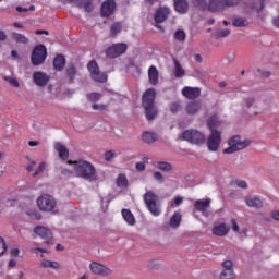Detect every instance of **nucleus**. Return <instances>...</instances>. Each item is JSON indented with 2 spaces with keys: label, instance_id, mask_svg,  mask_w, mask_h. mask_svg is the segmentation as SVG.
Segmentation results:
<instances>
[{
  "label": "nucleus",
  "instance_id": "f257e3e1",
  "mask_svg": "<svg viewBox=\"0 0 279 279\" xmlns=\"http://www.w3.org/2000/svg\"><path fill=\"white\" fill-rule=\"evenodd\" d=\"M154 101H156V89L149 88L143 94L142 97V106L148 121H154V119H156L158 116V109L154 105Z\"/></svg>",
  "mask_w": 279,
  "mask_h": 279
},
{
  "label": "nucleus",
  "instance_id": "f03ea898",
  "mask_svg": "<svg viewBox=\"0 0 279 279\" xmlns=\"http://www.w3.org/2000/svg\"><path fill=\"white\" fill-rule=\"evenodd\" d=\"M68 165H73L74 173L76 178H83L84 180H96L95 166L88 161H68Z\"/></svg>",
  "mask_w": 279,
  "mask_h": 279
},
{
  "label": "nucleus",
  "instance_id": "7ed1b4c3",
  "mask_svg": "<svg viewBox=\"0 0 279 279\" xmlns=\"http://www.w3.org/2000/svg\"><path fill=\"white\" fill-rule=\"evenodd\" d=\"M144 203L147 210L153 215V217H160L162 214V208L158 203V195L151 190L146 191L143 195Z\"/></svg>",
  "mask_w": 279,
  "mask_h": 279
},
{
  "label": "nucleus",
  "instance_id": "20e7f679",
  "mask_svg": "<svg viewBox=\"0 0 279 279\" xmlns=\"http://www.w3.org/2000/svg\"><path fill=\"white\" fill-rule=\"evenodd\" d=\"M229 147L223 150V154H236V151H241L250 145H252V141L241 138V135H235L231 137L228 142Z\"/></svg>",
  "mask_w": 279,
  "mask_h": 279
},
{
  "label": "nucleus",
  "instance_id": "39448f33",
  "mask_svg": "<svg viewBox=\"0 0 279 279\" xmlns=\"http://www.w3.org/2000/svg\"><path fill=\"white\" fill-rule=\"evenodd\" d=\"M36 202L37 208L43 213H53L58 206L56 198L49 194H41Z\"/></svg>",
  "mask_w": 279,
  "mask_h": 279
},
{
  "label": "nucleus",
  "instance_id": "423d86ee",
  "mask_svg": "<svg viewBox=\"0 0 279 279\" xmlns=\"http://www.w3.org/2000/svg\"><path fill=\"white\" fill-rule=\"evenodd\" d=\"M182 140L192 145H204L206 143V135L201 131L191 129L182 133Z\"/></svg>",
  "mask_w": 279,
  "mask_h": 279
},
{
  "label": "nucleus",
  "instance_id": "0eeeda50",
  "mask_svg": "<svg viewBox=\"0 0 279 279\" xmlns=\"http://www.w3.org/2000/svg\"><path fill=\"white\" fill-rule=\"evenodd\" d=\"M87 69L94 82H99L100 84H105V82H108V74L101 73V71H99V65L97 64V61H90L87 64Z\"/></svg>",
  "mask_w": 279,
  "mask_h": 279
},
{
  "label": "nucleus",
  "instance_id": "6e6552de",
  "mask_svg": "<svg viewBox=\"0 0 279 279\" xmlns=\"http://www.w3.org/2000/svg\"><path fill=\"white\" fill-rule=\"evenodd\" d=\"M221 147V131L211 130L207 137V149L208 151H219Z\"/></svg>",
  "mask_w": 279,
  "mask_h": 279
},
{
  "label": "nucleus",
  "instance_id": "1a4fd4ad",
  "mask_svg": "<svg viewBox=\"0 0 279 279\" xmlns=\"http://www.w3.org/2000/svg\"><path fill=\"white\" fill-rule=\"evenodd\" d=\"M31 60H32V64H34V66H38V65L43 64V62H45V60H47V48L45 47V45H39L34 48L32 56H31Z\"/></svg>",
  "mask_w": 279,
  "mask_h": 279
},
{
  "label": "nucleus",
  "instance_id": "9d476101",
  "mask_svg": "<svg viewBox=\"0 0 279 279\" xmlns=\"http://www.w3.org/2000/svg\"><path fill=\"white\" fill-rule=\"evenodd\" d=\"M128 51V45L126 44H114L111 47H109L106 51L108 58H119V56H123Z\"/></svg>",
  "mask_w": 279,
  "mask_h": 279
},
{
  "label": "nucleus",
  "instance_id": "9b49d317",
  "mask_svg": "<svg viewBox=\"0 0 279 279\" xmlns=\"http://www.w3.org/2000/svg\"><path fill=\"white\" fill-rule=\"evenodd\" d=\"M89 269L92 274H95V276H110L112 274V270L110 268L97 262H93L89 265Z\"/></svg>",
  "mask_w": 279,
  "mask_h": 279
},
{
  "label": "nucleus",
  "instance_id": "f8f14e48",
  "mask_svg": "<svg viewBox=\"0 0 279 279\" xmlns=\"http://www.w3.org/2000/svg\"><path fill=\"white\" fill-rule=\"evenodd\" d=\"M34 232L35 234H37V236H40V239L46 240L45 243L47 245H49V243H51V240L53 239V232H51V229H48L46 227L36 226L34 228Z\"/></svg>",
  "mask_w": 279,
  "mask_h": 279
},
{
  "label": "nucleus",
  "instance_id": "ddd939ff",
  "mask_svg": "<svg viewBox=\"0 0 279 279\" xmlns=\"http://www.w3.org/2000/svg\"><path fill=\"white\" fill-rule=\"evenodd\" d=\"M210 198L197 199L194 202V208L198 213H202L204 217H208V209L210 208Z\"/></svg>",
  "mask_w": 279,
  "mask_h": 279
},
{
  "label": "nucleus",
  "instance_id": "4468645a",
  "mask_svg": "<svg viewBox=\"0 0 279 279\" xmlns=\"http://www.w3.org/2000/svg\"><path fill=\"white\" fill-rule=\"evenodd\" d=\"M114 10H117V2H114V0H106L105 2H102L101 15L105 19H108V16H112V14H114Z\"/></svg>",
  "mask_w": 279,
  "mask_h": 279
},
{
  "label": "nucleus",
  "instance_id": "2eb2a0df",
  "mask_svg": "<svg viewBox=\"0 0 279 279\" xmlns=\"http://www.w3.org/2000/svg\"><path fill=\"white\" fill-rule=\"evenodd\" d=\"M182 95L183 97H185V99H197L199 97V95H202V89L199 87H190V86H185L182 89Z\"/></svg>",
  "mask_w": 279,
  "mask_h": 279
},
{
  "label": "nucleus",
  "instance_id": "dca6fc26",
  "mask_svg": "<svg viewBox=\"0 0 279 279\" xmlns=\"http://www.w3.org/2000/svg\"><path fill=\"white\" fill-rule=\"evenodd\" d=\"M33 81L36 86L43 88L44 86H47V84H49V75H47V73L45 72H34Z\"/></svg>",
  "mask_w": 279,
  "mask_h": 279
},
{
  "label": "nucleus",
  "instance_id": "f3484780",
  "mask_svg": "<svg viewBox=\"0 0 279 279\" xmlns=\"http://www.w3.org/2000/svg\"><path fill=\"white\" fill-rule=\"evenodd\" d=\"M228 232H230V226L226 222L215 225L211 229V233L215 236H227Z\"/></svg>",
  "mask_w": 279,
  "mask_h": 279
},
{
  "label": "nucleus",
  "instance_id": "a211bd4d",
  "mask_svg": "<svg viewBox=\"0 0 279 279\" xmlns=\"http://www.w3.org/2000/svg\"><path fill=\"white\" fill-rule=\"evenodd\" d=\"M160 80V72H158V68L156 65H151L148 69V82L151 86H158V82Z\"/></svg>",
  "mask_w": 279,
  "mask_h": 279
},
{
  "label": "nucleus",
  "instance_id": "6ab92c4d",
  "mask_svg": "<svg viewBox=\"0 0 279 279\" xmlns=\"http://www.w3.org/2000/svg\"><path fill=\"white\" fill-rule=\"evenodd\" d=\"M169 14H171L169 8H159L155 13V23H165V21L169 19Z\"/></svg>",
  "mask_w": 279,
  "mask_h": 279
},
{
  "label": "nucleus",
  "instance_id": "aec40b11",
  "mask_svg": "<svg viewBox=\"0 0 279 279\" xmlns=\"http://www.w3.org/2000/svg\"><path fill=\"white\" fill-rule=\"evenodd\" d=\"M202 110V101L196 100L189 102L185 107L186 114L193 116L197 114Z\"/></svg>",
  "mask_w": 279,
  "mask_h": 279
},
{
  "label": "nucleus",
  "instance_id": "412c9836",
  "mask_svg": "<svg viewBox=\"0 0 279 279\" xmlns=\"http://www.w3.org/2000/svg\"><path fill=\"white\" fill-rule=\"evenodd\" d=\"M174 10L179 12V14H186L189 2H186V0H174Z\"/></svg>",
  "mask_w": 279,
  "mask_h": 279
},
{
  "label": "nucleus",
  "instance_id": "4be33fe9",
  "mask_svg": "<svg viewBox=\"0 0 279 279\" xmlns=\"http://www.w3.org/2000/svg\"><path fill=\"white\" fill-rule=\"evenodd\" d=\"M54 149L58 151L61 160H66V158H69V149L62 143H56Z\"/></svg>",
  "mask_w": 279,
  "mask_h": 279
},
{
  "label": "nucleus",
  "instance_id": "5701e85b",
  "mask_svg": "<svg viewBox=\"0 0 279 279\" xmlns=\"http://www.w3.org/2000/svg\"><path fill=\"white\" fill-rule=\"evenodd\" d=\"M245 204L250 208H263V201H260L258 197H246Z\"/></svg>",
  "mask_w": 279,
  "mask_h": 279
},
{
  "label": "nucleus",
  "instance_id": "b1692460",
  "mask_svg": "<svg viewBox=\"0 0 279 279\" xmlns=\"http://www.w3.org/2000/svg\"><path fill=\"white\" fill-rule=\"evenodd\" d=\"M53 66L56 71H62V69L66 66V59H64V56L58 54L53 60Z\"/></svg>",
  "mask_w": 279,
  "mask_h": 279
},
{
  "label": "nucleus",
  "instance_id": "393cba45",
  "mask_svg": "<svg viewBox=\"0 0 279 279\" xmlns=\"http://www.w3.org/2000/svg\"><path fill=\"white\" fill-rule=\"evenodd\" d=\"M173 64H174V76L177 78H180V77H184L186 75V71H184V68H182V64H180V61L179 60H173Z\"/></svg>",
  "mask_w": 279,
  "mask_h": 279
},
{
  "label": "nucleus",
  "instance_id": "a878e982",
  "mask_svg": "<svg viewBox=\"0 0 279 279\" xmlns=\"http://www.w3.org/2000/svg\"><path fill=\"white\" fill-rule=\"evenodd\" d=\"M122 217L129 226L136 223V218H134V214L130 209H122Z\"/></svg>",
  "mask_w": 279,
  "mask_h": 279
},
{
  "label": "nucleus",
  "instance_id": "bb28decb",
  "mask_svg": "<svg viewBox=\"0 0 279 279\" xmlns=\"http://www.w3.org/2000/svg\"><path fill=\"white\" fill-rule=\"evenodd\" d=\"M40 267H43L44 269H60L61 265L58 262H51L49 259H44L40 263Z\"/></svg>",
  "mask_w": 279,
  "mask_h": 279
},
{
  "label": "nucleus",
  "instance_id": "cd10ccee",
  "mask_svg": "<svg viewBox=\"0 0 279 279\" xmlns=\"http://www.w3.org/2000/svg\"><path fill=\"white\" fill-rule=\"evenodd\" d=\"M180 223H182V215L177 211L170 218V228H180Z\"/></svg>",
  "mask_w": 279,
  "mask_h": 279
},
{
  "label": "nucleus",
  "instance_id": "c85d7f7f",
  "mask_svg": "<svg viewBox=\"0 0 279 279\" xmlns=\"http://www.w3.org/2000/svg\"><path fill=\"white\" fill-rule=\"evenodd\" d=\"M11 37L15 43H20L21 45H27L29 43V38L21 33H12Z\"/></svg>",
  "mask_w": 279,
  "mask_h": 279
},
{
  "label": "nucleus",
  "instance_id": "c756f323",
  "mask_svg": "<svg viewBox=\"0 0 279 279\" xmlns=\"http://www.w3.org/2000/svg\"><path fill=\"white\" fill-rule=\"evenodd\" d=\"M142 138H143L144 143H147L148 145H151V143H156L158 141V137L156 136V134H154L151 132H145L142 135Z\"/></svg>",
  "mask_w": 279,
  "mask_h": 279
},
{
  "label": "nucleus",
  "instance_id": "7c9ffc66",
  "mask_svg": "<svg viewBox=\"0 0 279 279\" xmlns=\"http://www.w3.org/2000/svg\"><path fill=\"white\" fill-rule=\"evenodd\" d=\"M207 125H208L210 132H213V130H215V128H219V125H221V122L219 121V118L217 116H213L208 119Z\"/></svg>",
  "mask_w": 279,
  "mask_h": 279
},
{
  "label": "nucleus",
  "instance_id": "2f4dec72",
  "mask_svg": "<svg viewBox=\"0 0 279 279\" xmlns=\"http://www.w3.org/2000/svg\"><path fill=\"white\" fill-rule=\"evenodd\" d=\"M116 184L119 189H126L128 186V177L125 174H119Z\"/></svg>",
  "mask_w": 279,
  "mask_h": 279
},
{
  "label": "nucleus",
  "instance_id": "473e14b6",
  "mask_svg": "<svg viewBox=\"0 0 279 279\" xmlns=\"http://www.w3.org/2000/svg\"><path fill=\"white\" fill-rule=\"evenodd\" d=\"M236 278V274H234V269H223L220 274V279H234Z\"/></svg>",
  "mask_w": 279,
  "mask_h": 279
},
{
  "label": "nucleus",
  "instance_id": "72a5a7b5",
  "mask_svg": "<svg viewBox=\"0 0 279 279\" xmlns=\"http://www.w3.org/2000/svg\"><path fill=\"white\" fill-rule=\"evenodd\" d=\"M78 7L83 8L85 12H93V0H81Z\"/></svg>",
  "mask_w": 279,
  "mask_h": 279
},
{
  "label": "nucleus",
  "instance_id": "f704fd0d",
  "mask_svg": "<svg viewBox=\"0 0 279 279\" xmlns=\"http://www.w3.org/2000/svg\"><path fill=\"white\" fill-rule=\"evenodd\" d=\"M233 27H247L250 23L243 17H236L232 22Z\"/></svg>",
  "mask_w": 279,
  "mask_h": 279
},
{
  "label": "nucleus",
  "instance_id": "c9c22d12",
  "mask_svg": "<svg viewBox=\"0 0 279 279\" xmlns=\"http://www.w3.org/2000/svg\"><path fill=\"white\" fill-rule=\"evenodd\" d=\"M157 169H159L160 171H166L169 172L171 171V169H173V166H171V163L166 162V161H159L156 163Z\"/></svg>",
  "mask_w": 279,
  "mask_h": 279
},
{
  "label": "nucleus",
  "instance_id": "e433bc0d",
  "mask_svg": "<svg viewBox=\"0 0 279 279\" xmlns=\"http://www.w3.org/2000/svg\"><path fill=\"white\" fill-rule=\"evenodd\" d=\"M77 73V70H75V66L74 65H70L68 69H66V77L68 80H70V83L73 82L75 75Z\"/></svg>",
  "mask_w": 279,
  "mask_h": 279
},
{
  "label": "nucleus",
  "instance_id": "4c0bfd02",
  "mask_svg": "<svg viewBox=\"0 0 279 279\" xmlns=\"http://www.w3.org/2000/svg\"><path fill=\"white\" fill-rule=\"evenodd\" d=\"M175 40H179V43H184L186 40V33L182 29H179L174 33Z\"/></svg>",
  "mask_w": 279,
  "mask_h": 279
},
{
  "label": "nucleus",
  "instance_id": "58836bf2",
  "mask_svg": "<svg viewBox=\"0 0 279 279\" xmlns=\"http://www.w3.org/2000/svg\"><path fill=\"white\" fill-rule=\"evenodd\" d=\"M45 169H47V162L43 161L39 163L37 170L33 173V178H38V175H40Z\"/></svg>",
  "mask_w": 279,
  "mask_h": 279
},
{
  "label": "nucleus",
  "instance_id": "ea45409f",
  "mask_svg": "<svg viewBox=\"0 0 279 279\" xmlns=\"http://www.w3.org/2000/svg\"><path fill=\"white\" fill-rule=\"evenodd\" d=\"M3 81L4 82H9V84H11V86H13L14 88H19L21 86L19 81L16 78H14V77L4 76Z\"/></svg>",
  "mask_w": 279,
  "mask_h": 279
},
{
  "label": "nucleus",
  "instance_id": "a19ab883",
  "mask_svg": "<svg viewBox=\"0 0 279 279\" xmlns=\"http://www.w3.org/2000/svg\"><path fill=\"white\" fill-rule=\"evenodd\" d=\"M87 99L88 101H92L93 104H95V101H99L101 99V94L99 93L87 94Z\"/></svg>",
  "mask_w": 279,
  "mask_h": 279
},
{
  "label": "nucleus",
  "instance_id": "79ce46f5",
  "mask_svg": "<svg viewBox=\"0 0 279 279\" xmlns=\"http://www.w3.org/2000/svg\"><path fill=\"white\" fill-rule=\"evenodd\" d=\"M230 29H220L216 33V38H228L230 36Z\"/></svg>",
  "mask_w": 279,
  "mask_h": 279
},
{
  "label": "nucleus",
  "instance_id": "37998d69",
  "mask_svg": "<svg viewBox=\"0 0 279 279\" xmlns=\"http://www.w3.org/2000/svg\"><path fill=\"white\" fill-rule=\"evenodd\" d=\"M119 32H121V23H119V22L113 23L111 26V36H117V34H119Z\"/></svg>",
  "mask_w": 279,
  "mask_h": 279
},
{
  "label": "nucleus",
  "instance_id": "c03bdc74",
  "mask_svg": "<svg viewBox=\"0 0 279 279\" xmlns=\"http://www.w3.org/2000/svg\"><path fill=\"white\" fill-rule=\"evenodd\" d=\"M8 252V244H5V240L0 236V256H3Z\"/></svg>",
  "mask_w": 279,
  "mask_h": 279
},
{
  "label": "nucleus",
  "instance_id": "a18cd8bd",
  "mask_svg": "<svg viewBox=\"0 0 279 279\" xmlns=\"http://www.w3.org/2000/svg\"><path fill=\"white\" fill-rule=\"evenodd\" d=\"M255 102L256 100L253 97H247V98H244L243 106L245 108H252V106H254Z\"/></svg>",
  "mask_w": 279,
  "mask_h": 279
},
{
  "label": "nucleus",
  "instance_id": "49530a36",
  "mask_svg": "<svg viewBox=\"0 0 279 279\" xmlns=\"http://www.w3.org/2000/svg\"><path fill=\"white\" fill-rule=\"evenodd\" d=\"M182 106L179 102H172L170 105L171 112H180Z\"/></svg>",
  "mask_w": 279,
  "mask_h": 279
},
{
  "label": "nucleus",
  "instance_id": "de8ad7c7",
  "mask_svg": "<svg viewBox=\"0 0 279 279\" xmlns=\"http://www.w3.org/2000/svg\"><path fill=\"white\" fill-rule=\"evenodd\" d=\"M208 9H209L211 12H217V10H219V5H217V0H211V1L209 2Z\"/></svg>",
  "mask_w": 279,
  "mask_h": 279
},
{
  "label": "nucleus",
  "instance_id": "09e8293b",
  "mask_svg": "<svg viewBox=\"0 0 279 279\" xmlns=\"http://www.w3.org/2000/svg\"><path fill=\"white\" fill-rule=\"evenodd\" d=\"M112 158H114V150H108L105 153V160L107 162H110V160H112Z\"/></svg>",
  "mask_w": 279,
  "mask_h": 279
},
{
  "label": "nucleus",
  "instance_id": "8fccbe9b",
  "mask_svg": "<svg viewBox=\"0 0 279 279\" xmlns=\"http://www.w3.org/2000/svg\"><path fill=\"white\" fill-rule=\"evenodd\" d=\"M28 215H29L31 219H36L37 221H40V219H41L40 215L36 210L28 211Z\"/></svg>",
  "mask_w": 279,
  "mask_h": 279
},
{
  "label": "nucleus",
  "instance_id": "3c124183",
  "mask_svg": "<svg viewBox=\"0 0 279 279\" xmlns=\"http://www.w3.org/2000/svg\"><path fill=\"white\" fill-rule=\"evenodd\" d=\"M225 5L232 8L233 5H239L240 0H222Z\"/></svg>",
  "mask_w": 279,
  "mask_h": 279
},
{
  "label": "nucleus",
  "instance_id": "603ef678",
  "mask_svg": "<svg viewBox=\"0 0 279 279\" xmlns=\"http://www.w3.org/2000/svg\"><path fill=\"white\" fill-rule=\"evenodd\" d=\"M154 180H157V182H165V175L160 172H155L153 174Z\"/></svg>",
  "mask_w": 279,
  "mask_h": 279
},
{
  "label": "nucleus",
  "instance_id": "864d4df0",
  "mask_svg": "<svg viewBox=\"0 0 279 279\" xmlns=\"http://www.w3.org/2000/svg\"><path fill=\"white\" fill-rule=\"evenodd\" d=\"M193 3L196 8H206V0H193Z\"/></svg>",
  "mask_w": 279,
  "mask_h": 279
},
{
  "label": "nucleus",
  "instance_id": "5fc2aeb1",
  "mask_svg": "<svg viewBox=\"0 0 279 279\" xmlns=\"http://www.w3.org/2000/svg\"><path fill=\"white\" fill-rule=\"evenodd\" d=\"M182 202H184V198L182 196L174 197L172 206H181Z\"/></svg>",
  "mask_w": 279,
  "mask_h": 279
},
{
  "label": "nucleus",
  "instance_id": "6e6d98bb",
  "mask_svg": "<svg viewBox=\"0 0 279 279\" xmlns=\"http://www.w3.org/2000/svg\"><path fill=\"white\" fill-rule=\"evenodd\" d=\"M233 263H232V260H225L223 263H222V267L225 268V269H233L232 267H233Z\"/></svg>",
  "mask_w": 279,
  "mask_h": 279
},
{
  "label": "nucleus",
  "instance_id": "4d7b16f0",
  "mask_svg": "<svg viewBox=\"0 0 279 279\" xmlns=\"http://www.w3.org/2000/svg\"><path fill=\"white\" fill-rule=\"evenodd\" d=\"M231 226H232L233 232H239L240 227H239V223L236 222V219H231Z\"/></svg>",
  "mask_w": 279,
  "mask_h": 279
},
{
  "label": "nucleus",
  "instance_id": "13d9d810",
  "mask_svg": "<svg viewBox=\"0 0 279 279\" xmlns=\"http://www.w3.org/2000/svg\"><path fill=\"white\" fill-rule=\"evenodd\" d=\"M135 169H136V171L143 172V171H145L146 166H145V163H143V162H137V163L135 165Z\"/></svg>",
  "mask_w": 279,
  "mask_h": 279
},
{
  "label": "nucleus",
  "instance_id": "bf43d9fd",
  "mask_svg": "<svg viewBox=\"0 0 279 279\" xmlns=\"http://www.w3.org/2000/svg\"><path fill=\"white\" fill-rule=\"evenodd\" d=\"M92 108H93V110L104 111V110H106L107 106L106 105H93Z\"/></svg>",
  "mask_w": 279,
  "mask_h": 279
},
{
  "label": "nucleus",
  "instance_id": "052dcab7",
  "mask_svg": "<svg viewBox=\"0 0 279 279\" xmlns=\"http://www.w3.org/2000/svg\"><path fill=\"white\" fill-rule=\"evenodd\" d=\"M235 184L239 189H247V182L245 181H236Z\"/></svg>",
  "mask_w": 279,
  "mask_h": 279
},
{
  "label": "nucleus",
  "instance_id": "680f3d73",
  "mask_svg": "<svg viewBox=\"0 0 279 279\" xmlns=\"http://www.w3.org/2000/svg\"><path fill=\"white\" fill-rule=\"evenodd\" d=\"M36 165V161H31V163L27 166L26 170L28 173H32L34 171V166Z\"/></svg>",
  "mask_w": 279,
  "mask_h": 279
},
{
  "label": "nucleus",
  "instance_id": "e2e57ef3",
  "mask_svg": "<svg viewBox=\"0 0 279 279\" xmlns=\"http://www.w3.org/2000/svg\"><path fill=\"white\" fill-rule=\"evenodd\" d=\"M35 34H36L37 36H41V34H45L46 36H49V32H48V31H45V29L35 31Z\"/></svg>",
  "mask_w": 279,
  "mask_h": 279
},
{
  "label": "nucleus",
  "instance_id": "0e129e2a",
  "mask_svg": "<svg viewBox=\"0 0 279 279\" xmlns=\"http://www.w3.org/2000/svg\"><path fill=\"white\" fill-rule=\"evenodd\" d=\"M271 217L275 221H279V210L272 211Z\"/></svg>",
  "mask_w": 279,
  "mask_h": 279
},
{
  "label": "nucleus",
  "instance_id": "69168bd1",
  "mask_svg": "<svg viewBox=\"0 0 279 279\" xmlns=\"http://www.w3.org/2000/svg\"><path fill=\"white\" fill-rule=\"evenodd\" d=\"M17 12H29V9L23 7H16Z\"/></svg>",
  "mask_w": 279,
  "mask_h": 279
},
{
  "label": "nucleus",
  "instance_id": "338daca9",
  "mask_svg": "<svg viewBox=\"0 0 279 279\" xmlns=\"http://www.w3.org/2000/svg\"><path fill=\"white\" fill-rule=\"evenodd\" d=\"M262 77H265V78L271 77V72H269V71L263 72Z\"/></svg>",
  "mask_w": 279,
  "mask_h": 279
},
{
  "label": "nucleus",
  "instance_id": "774afa93",
  "mask_svg": "<svg viewBox=\"0 0 279 279\" xmlns=\"http://www.w3.org/2000/svg\"><path fill=\"white\" fill-rule=\"evenodd\" d=\"M274 26L279 28V15L272 20Z\"/></svg>",
  "mask_w": 279,
  "mask_h": 279
}]
</instances>
